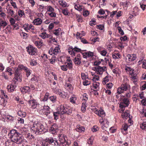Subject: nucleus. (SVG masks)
Wrapping results in <instances>:
<instances>
[{"mask_svg": "<svg viewBox=\"0 0 146 146\" xmlns=\"http://www.w3.org/2000/svg\"><path fill=\"white\" fill-rule=\"evenodd\" d=\"M31 130L36 134H42L46 131L44 125L38 121H35L33 123Z\"/></svg>", "mask_w": 146, "mask_h": 146, "instance_id": "nucleus-1", "label": "nucleus"}, {"mask_svg": "<svg viewBox=\"0 0 146 146\" xmlns=\"http://www.w3.org/2000/svg\"><path fill=\"white\" fill-rule=\"evenodd\" d=\"M24 71L26 72V75L27 77H29L31 73V70L28 68L27 67H25Z\"/></svg>", "mask_w": 146, "mask_h": 146, "instance_id": "nucleus-32", "label": "nucleus"}, {"mask_svg": "<svg viewBox=\"0 0 146 146\" xmlns=\"http://www.w3.org/2000/svg\"><path fill=\"white\" fill-rule=\"evenodd\" d=\"M61 90L58 89V88H53V92L56 94H59V92H60Z\"/></svg>", "mask_w": 146, "mask_h": 146, "instance_id": "nucleus-56", "label": "nucleus"}, {"mask_svg": "<svg viewBox=\"0 0 146 146\" xmlns=\"http://www.w3.org/2000/svg\"><path fill=\"white\" fill-rule=\"evenodd\" d=\"M125 69L126 72H129V75H131L132 73H133L134 72V69L127 66L125 67Z\"/></svg>", "mask_w": 146, "mask_h": 146, "instance_id": "nucleus-31", "label": "nucleus"}, {"mask_svg": "<svg viewBox=\"0 0 146 146\" xmlns=\"http://www.w3.org/2000/svg\"><path fill=\"white\" fill-rule=\"evenodd\" d=\"M60 51V48L59 47V46L58 45L55 47L54 49L52 48H50L49 51V53L50 55L54 54V55H57Z\"/></svg>", "mask_w": 146, "mask_h": 146, "instance_id": "nucleus-13", "label": "nucleus"}, {"mask_svg": "<svg viewBox=\"0 0 146 146\" xmlns=\"http://www.w3.org/2000/svg\"><path fill=\"white\" fill-rule=\"evenodd\" d=\"M11 137L12 142L16 143L17 144H21L23 139L22 136H19L20 134L15 129H12L10 131Z\"/></svg>", "mask_w": 146, "mask_h": 146, "instance_id": "nucleus-2", "label": "nucleus"}, {"mask_svg": "<svg viewBox=\"0 0 146 146\" xmlns=\"http://www.w3.org/2000/svg\"><path fill=\"white\" fill-rule=\"evenodd\" d=\"M56 57L54 56H52L50 59H49V61L51 64H52L55 62L56 61Z\"/></svg>", "mask_w": 146, "mask_h": 146, "instance_id": "nucleus-51", "label": "nucleus"}, {"mask_svg": "<svg viewBox=\"0 0 146 146\" xmlns=\"http://www.w3.org/2000/svg\"><path fill=\"white\" fill-rule=\"evenodd\" d=\"M62 13L65 15H67L69 13L68 10L67 8L63 9L62 11Z\"/></svg>", "mask_w": 146, "mask_h": 146, "instance_id": "nucleus-60", "label": "nucleus"}, {"mask_svg": "<svg viewBox=\"0 0 146 146\" xmlns=\"http://www.w3.org/2000/svg\"><path fill=\"white\" fill-rule=\"evenodd\" d=\"M7 12L8 13L13 17H15V12L13 10L11 9H9L7 10Z\"/></svg>", "mask_w": 146, "mask_h": 146, "instance_id": "nucleus-36", "label": "nucleus"}, {"mask_svg": "<svg viewBox=\"0 0 146 146\" xmlns=\"http://www.w3.org/2000/svg\"><path fill=\"white\" fill-rule=\"evenodd\" d=\"M82 11H83V15L85 17H87L89 14V11L87 10L85 11L84 9Z\"/></svg>", "mask_w": 146, "mask_h": 146, "instance_id": "nucleus-61", "label": "nucleus"}, {"mask_svg": "<svg viewBox=\"0 0 146 146\" xmlns=\"http://www.w3.org/2000/svg\"><path fill=\"white\" fill-rule=\"evenodd\" d=\"M59 95L63 98H65L66 97L67 95V92H66L63 91H62L61 90Z\"/></svg>", "mask_w": 146, "mask_h": 146, "instance_id": "nucleus-35", "label": "nucleus"}, {"mask_svg": "<svg viewBox=\"0 0 146 146\" xmlns=\"http://www.w3.org/2000/svg\"><path fill=\"white\" fill-rule=\"evenodd\" d=\"M76 130L80 132H84L85 130V128L82 126L79 127L76 129Z\"/></svg>", "mask_w": 146, "mask_h": 146, "instance_id": "nucleus-45", "label": "nucleus"}, {"mask_svg": "<svg viewBox=\"0 0 146 146\" xmlns=\"http://www.w3.org/2000/svg\"><path fill=\"white\" fill-rule=\"evenodd\" d=\"M26 66H24L22 64H19L18 65V67H15V68L17 69L18 70H19V71H20V70H22L23 69V70H24L25 69V67H26Z\"/></svg>", "mask_w": 146, "mask_h": 146, "instance_id": "nucleus-44", "label": "nucleus"}, {"mask_svg": "<svg viewBox=\"0 0 146 146\" xmlns=\"http://www.w3.org/2000/svg\"><path fill=\"white\" fill-rule=\"evenodd\" d=\"M53 33L55 35L58 36L60 34L61 35H62V30L61 28H59L57 29H55L53 31Z\"/></svg>", "mask_w": 146, "mask_h": 146, "instance_id": "nucleus-27", "label": "nucleus"}, {"mask_svg": "<svg viewBox=\"0 0 146 146\" xmlns=\"http://www.w3.org/2000/svg\"><path fill=\"white\" fill-rule=\"evenodd\" d=\"M83 84L84 85L87 86L90 84V82L88 80H85L83 82Z\"/></svg>", "mask_w": 146, "mask_h": 146, "instance_id": "nucleus-59", "label": "nucleus"}, {"mask_svg": "<svg viewBox=\"0 0 146 146\" xmlns=\"http://www.w3.org/2000/svg\"><path fill=\"white\" fill-rule=\"evenodd\" d=\"M16 82L15 81L14 83L12 82L11 84L7 86V88L9 92H11L14 91L16 86Z\"/></svg>", "mask_w": 146, "mask_h": 146, "instance_id": "nucleus-17", "label": "nucleus"}, {"mask_svg": "<svg viewBox=\"0 0 146 146\" xmlns=\"http://www.w3.org/2000/svg\"><path fill=\"white\" fill-rule=\"evenodd\" d=\"M81 56L79 54H78L77 56L75 57L73 60V61L76 65H78L81 64Z\"/></svg>", "mask_w": 146, "mask_h": 146, "instance_id": "nucleus-16", "label": "nucleus"}, {"mask_svg": "<svg viewBox=\"0 0 146 146\" xmlns=\"http://www.w3.org/2000/svg\"><path fill=\"white\" fill-rule=\"evenodd\" d=\"M50 100L52 102H55L56 101V97L54 96H52L49 97Z\"/></svg>", "mask_w": 146, "mask_h": 146, "instance_id": "nucleus-50", "label": "nucleus"}, {"mask_svg": "<svg viewBox=\"0 0 146 146\" xmlns=\"http://www.w3.org/2000/svg\"><path fill=\"white\" fill-rule=\"evenodd\" d=\"M33 23L34 25H39L42 23V21L40 18H37L33 20Z\"/></svg>", "mask_w": 146, "mask_h": 146, "instance_id": "nucleus-25", "label": "nucleus"}, {"mask_svg": "<svg viewBox=\"0 0 146 146\" xmlns=\"http://www.w3.org/2000/svg\"><path fill=\"white\" fill-rule=\"evenodd\" d=\"M64 65L68 69L72 70L73 68V64L72 60L70 59H67Z\"/></svg>", "mask_w": 146, "mask_h": 146, "instance_id": "nucleus-15", "label": "nucleus"}, {"mask_svg": "<svg viewBox=\"0 0 146 146\" xmlns=\"http://www.w3.org/2000/svg\"><path fill=\"white\" fill-rule=\"evenodd\" d=\"M102 128L103 129H105V131L108 130L109 128V125H108L103 124L101 125Z\"/></svg>", "mask_w": 146, "mask_h": 146, "instance_id": "nucleus-57", "label": "nucleus"}, {"mask_svg": "<svg viewBox=\"0 0 146 146\" xmlns=\"http://www.w3.org/2000/svg\"><path fill=\"white\" fill-rule=\"evenodd\" d=\"M59 3L60 5L64 7H66L67 6L66 3L65 1L62 0H59Z\"/></svg>", "mask_w": 146, "mask_h": 146, "instance_id": "nucleus-41", "label": "nucleus"}, {"mask_svg": "<svg viewBox=\"0 0 146 146\" xmlns=\"http://www.w3.org/2000/svg\"><path fill=\"white\" fill-rule=\"evenodd\" d=\"M18 114L19 115L22 117H25L26 114L25 112L22 111H18Z\"/></svg>", "mask_w": 146, "mask_h": 146, "instance_id": "nucleus-38", "label": "nucleus"}, {"mask_svg": "<svg viewBox=\"0 0 146 146\" xmlns=\"http://www.w3.org/2000/svg\"><path fill=\"white\" fill-rule=\"evenodd\" d=\"M123 103L120 104V107L121 108L127 107L129 105V102L127 98H124L122 102Z\"/></svg>", "mask_w": 146, "mask_h": 146, "instance_id": "nucleus-19", "label": "nucleus"}, {"mask_svg": "<svg viewBox=\"0 0 146 146\" xmlns=\"http://www.w3.org/2000/svg\"><path fill=\"white\" fill-rule=\"evenodd\" d=\"M88 58L92 57L94 56V53L90 51H88L86 52Z\"/></svg>", "mask_w": 146, "mask_h": 146, "instance_id": "nucleus-54", "label": "nucleus"}, {"mask_svg": "<svg viewBox=\"0 0 146 146\" xmlns=\"http://www.w3.org/2000/svg\"><path fill=\"white\" fill-rule=\"evenodd\" d=\"M14 74L15 75V77L14 79L16 80L19 82H21L22 80H21V72L20 71L14 68Z\"/></svg>", "mask_w": 146, "mask_h": 146, "instance_id": "nucleus-11", "label": "nucleus"}, {"mask_svg": "<svg viewBox=\"0 0 146 146\" xmlns=\"http://www.w3.org/2000/svg\"><path fill=\"white\" fill-rule=\"evenodd\" d=\"M106 73L108 74V75L103 79L102 84L104 85L105 84L109 82V78L111 77V76L108 74L107 72H106Z\"/></svg>", "mask_w": 146, "mask_h": 146, "instance_id": "nucleus-26", "label": "nucleus"}, {"mask_svg": "<svg viewBox=\"0 0 146 146\" xmlns=\"http://www.w3.org/2000/svg\"><path fill=\"white\" fill-rule=\"evenodd\" d=\"M41 145L42 146H50L46 139L43 140Z\"/></svg>", "mask_w": 146, "mask_h": 146, "instance_id": "nucleus-46", "label": "nucleus"}, {"mask_svg": "<svg viewBox=\"0 0 146 146\" xmlns=\"http://www.w3.org/2000/svg\"><path fill=\"white\" fill-rule=\"evenodd\" d=\"M140 127L143 130L146 129V121H143L140 124Z\"/></svg>", "mask_w": 146, "mask_h": 146, "instance_id": "nucleus-40", "label": "nucleus"}, {"mask_svg": "<svg viewBox=\"0 0 146 146\" xmlns=\"http://www.w3.org/2000/svg\"><path fill=\"white\" fill-rule=\"evenodd\" d=\"M94 111L96 114L102 117H104L106 115L105 113L102 109L98 110L95 108Z\"/></svg>", "mask_w": 146, "mask_h": 146, "instance_id": "nucleus-14", "label": "nucleus"}, {"mask_svg": "<svg viewBox=\"0 0 146 146\" xmlns=\"http://www.w3.org/2000/svg\"><path fill=\"white\" fill-rule=\"evenodd\" d=\"M125 79L126 80V82L124 84H122L117 89V93L119 94H121V93H123L125 91L127 90L129 87V86L127 83L128 80L126 78Z\"/></svg>", "mask_w": 146, "mask_h": 146, "instance_id": "nucleus-3", "label": "nucleus"}, {"mask_svg": "<svg viewBox=\"0 0 146 146\" xmlns=\"http://www.w3.org/2000/svg\"><path fill=\"white\" fill-rule=\"evenodd\" d=\"M57 111L60 113V115L65 114L67 115H70L72 112V110L68 109L65 107L63 105H61L57 108Z\"/></svg>", "mask_w": 146, "mask_h": 146, "instance_id": "nucleus-4", "label": "nucleus"}, {"mask_svg": "<svg viewBox=\"0 0 146 146\" xmlns=\"http://www.w3.org/2000/svg\"><path fill=\"white\" fill-rule=\"evenodd\" d=\"M75 9L79 11H82L84 10V7L82 5H75Z\"/></svg>", "mask_w": 146, "mask_h": 146, "instance_id": "nucleus-29", "label": "nucleus"}, {"mask_svg": "<svg viewBox=\"0 0 146 146\" xmlns=\"http://www.w3.org/2000/svg\"><path fill=\"white\" fill-rule=\"evenodd\" d=\"M7 72H9V75L11 76L14 73V71H13L12 69L9 67H8L6 69Z\"/></svg>", "mask_w": 146, "mask_h": 146, "instance_id": "nucleus-43", "label": "nucleus"}, {"mask_svg": "<svg viewBox=\"0 0 146 146\" xmlns=\"http://www.w3.org/2000/svg\"><path fill=\"white\" fill-rule=\"evenodd\" d=\"M128 60L131 62L135 60L136 58V56L135 54H128L127 56Z\"/></svg>", "mask_w": 146, "mask_h": 146, "instance_id": "nucleus-22", "label": "nucleus"}, {"mask_svg": "<svg viewBox=\"0 0 146 146\" xmlns=\"http://www.w3.org/2000/svg\"><path fill=\"white\" fill-rule=\"evenodd\" d=\"M93 138L92 137H90L87 140V143L88 144L89 146H90L93 143Z\"/></svg>", "mask_w": 146, "mask_h": 146, "instance_id": "nucleus-39", "label": "nucleus"}, {"mask_svg": "<svg viewBox=\"0 0 146 146\" xmlns=\"http://www.w3.org/2000/svg\"><path fill=\"white\" fill-rule=\"evenodd\" d=\"M40 36L43 39L48 38H50V39H51L52 37V36L46 34L45 32L41 33Z\"/></svg>", "mask_w": 146, "mask_h": 146, "instance_id": "nucleus-28", "label": "nucleus"}, {"mask_svg": "<svg viewBox=\"0 0 146 146\" xmlns=\"http://www.w3.org/2000/svg\"><path fill=\"white\" fill-rule=\"evenodd\" d=\"M120 4L122 5L124 7H127L130 4V2L128 1H126L125 2H121Z\"/></svg>", "mask_w": 146, "mask_h": 146, "instance_id": "nucleus-49", "label": "nucleus"}, {"mask_svg": "<svg viewBox=\"0 0 146 146\" xmlns=\"http://www.w3.org/2000/svg\"><path fill=\"white\" fill-rule=\"evenodd\" d=\"M100 83L98 82H94L93 84V87L94 90L97 92L99 90Z\"/></svg>", "mask_w": 146, "mask_h": 146, "instance_id": "nucleus-23", "label": "nucleus"}, {"mask_svg": "<svg viewBox=\"0 0 146 146\" xmlns=\"http://www.w3.org/2000/svg\"><path fill=\"white\" fill-rule=\"evenodd\" d=\"M7 60L9 63H10L12 66L15 64V63L14 62L13 59L11 55H9L8 57Z\"/></svg>", "mask_w": 146, "mask_h": 146, "instance_id": "nucleus-30", "label": "nucleus"}, {"mask_svg": "<svg viewBox=\"0 0 146 146\" xmlns=\"http://www.w3.org/2000/svg\"><path fill=\"white\" fill-rule=\"evenodd\" d=\"M93 70L95 71L97 74L102 75L104 72L106 70L107 68L105 66L101 67L100 66H97L93 68Z\"/></svg>", "mask_w": 146, "mask_h": 146, "instance_id": "nucleus-7", "label": "nucleus"}, {"mask_svg": "<svg viewBox=\"0 0 146 146\" xmlns=\"http://www.w3.org/2000/svg\"><path fill=\"white\" fill-rule=\"evenodd\" d=\"M38 109V111L40 114H44L47 116L52 112V110L47 106H44L43 108L41 107Z\"/></svg>", "mask_w": 146, "mask_h": 146, "instance_id": "nucleus-5", "label": "nucleus"}, {"mask_svg": "<svg viewBox=\"0 0 146 146\" xmlns=\"http://www.w3.org/2000/svg\"><path fill=\"white\" fill-rule=\"evenodd\" d=\"M28 104H29L30 107L34 109L36 108L39 104L36 102L35 100H30L28 102Z\"/></svg>", "mask_w": 146, "mask_h": 146, "instance_id": "nucleus-12", "label": "nucleus"}, {"mask_svg": "<svg viewBox=\"0 0 146 146\" xmlns=\"http://www.w3.org/2000/svg\"><path fill=\"white\" fill-rule=\"evenodd\" d=\"M130 77L131 78V80L134 84H136V83L137 81V74H135L134 72L132 73L130 75Z\"/></svg>", "mask_w": 146, "mask_h": 146, "instance_id": "nucleus-21", "label": "nucleus"}, {"mask_svg": "<svg viewBox=\"0 0 146 146\" xmlns=\"http://www.w3.org/2000/svg\"><path fill=\"white\" fill-rule=\"evenodd\" d=\"M68 52L72 56H75L76 55V52H80L81 51V49L76 47L73 48L72 46L69 48L68 49Z\"/></svg>", "mask_w": 146, "mask_h": 146, "instance_id": "nucleus-8", "label": "nucleus"}, {"mask_svg": "<svg viewBox=\"0 0 146 146\" xmlns=\"http://www.w3.org/2000/svg\"><path fill=\"white\" fill-rule=\"evenodd\" d=\"M129 115V114L128 113V111L126 112V111L125 112L122 113V116L123 118H127L128 117Z\"/></svg>", "mask_w": 146, "mask_h": 146, "instance_id": "nucleus-53", "label": "nucleus"}, {"mask_svg": "<svg viewBox=\"0 0 146 146\" xmlns=\"http://www.w3.org/2000/svg\"><path fill=\"white\" fill-rule=\"evenodd\" d=\"M48 93H46L44 97L42 99V101L43 102H45L48 99Z\"/></svg>", "mask_w": 146, "mask_h": 146, "instance_id": "nucleus-62", "label": "nucleus"}, {"mask_svg": "<svg viewBox=\"0 0 146 146\" xmlns=\"http://www.w3.org/2000/svg\"><path fill=\"white\" fill-rule=\"evenodd\" d=\"M58 140L60 142L59 143V146H68V142L66 141V136L63 134H59Z\"/></svg>", "mask_w": 146, "mask_h": 146, "instance_id": "nucleus-6", "label": "nucleus"}, {"mask_svg": "<svg viewBox=\"0 0 146 146\" xmlns=\"http://www.w3.org/2000/svg\"><path fill=\"white\" fill-rule=\"evenodd\" d=\"M26 48L27 51L30 55H35L37 52L36 48L31 45H29Z\"/></svg>", "mask_w": 146, "mask_h": 146, "instance_id": "nucleus-10", "label": "nucleus"}, {"mask_svg": "<svg viewBox=\"0 0 146 146\" xmlns=\"http://www.w3.org/2000/svg\"><path fill=\"white\" fill-rule=\"evenodd\" d=\"M84 35L85 33H84L83 32H82L80 33L78 32L76 34V38L78 39L79 38L80 39V38H82V37L84 36Z\"/></svg>", "mask_w": 146, "mask_h": 146, "instance_id": "nucleus-42", "label": "nucleus"}, {"mask_svg": "<svg viewBox=\"0 0 146 146\" xmlns=\"http://www.w3.org/2000/svg\"><path fill=\"white\" fill-rule=\"evenodd\" d=\"M76 99L77 98L76 96L75 95H73L71 96L70 99V101L73 104H75V101Z\"/></svg>", "mask_w": 146, "mask_h": 146, "instance_id": "nucleus-33", "label": "nucleus"}, {"mask_svg": "<svg viewBox=\"0 0 146 146\" xmlns=\"http://www.w3.org/2000/svg\"><path fill=\"white\" fill-rule=\"evenodd\" d=\"M20 91L23 94L29 92L30 91V88L29 86H25L21 87L20 89Z\"/></svg>", "mask_w": 146, "mask_h": 146, "instance_id": "nucleus-18", "label": "nucleus"}, {"mask_svg": "<svg viewBox=\"0 0 146 146\" xmlns=\"http://www.w3.org/2000/svg\"><path fill=\"white\" fill-rule=\"evenodd\" d=\"M86 102L84 101L82 104L81 107V110L83 112H84L85 111L86 108Z\"/></svg>", "mask_w": 146, "mask_h": 146, "instance_id": "nucleus-34", "label": "nucleus"}, {"mask_svg": "<svg viewBox=\"0 0 146 146\" xmlns=\"http://www.w3.org/2000/svg\"><path fill=\"white\" fill-rule=\"evenodd\" d=\"M76 20L78 22L82 23L83 21V19L81 16H80L76 15Z\"/></svg>", "mask_w": 146, "mask_h": 146, "instance_id": "nucleus-52", "label": "nucleus"}, {"mask_svg": "<svg viewBox=\"0 0 146 146\" xmlns=\"http://www.w3.org/2000/svg\"><path fill=\"white\" fill-rule=\"evenodd\" d=\"M42 43L41 41H36L35 42V44L37 46L39 47L42 45Z\"/></svg>", "mask_w": 146, "mask_h": 146, "instance_id": "nucleus-64", "label": "nucleus"}, {"mask_svg": "<svg viewBox=\"0 0 146 146\" xmlns=\"http://www.w3.org/2000/svg\"><path fill=\"white\" fill-rule=\"evenodd\" d=\"M128 128V126L127 124L125 123H124L123 124L122 127L121 129V132L124 135L126 134L127 133L126 132L124 133V132H126L127 131Z\"/></svg>", "mask_w": 146, "mask_h": 146, "instance_id": "nucleus-24", "label": "nucleus"}, {"mask_svg": "<svg viewBox=\"0 0 146 146\" xmlns=\"http://www.w3.org/2000/svg\"><path fill=\"white\" fill-rule=\"evenodd\" d=\"M7 24V22L4 21H1L0 22V26L3 29Z\"/></svg>", "mask_w": 146, "mask_h": 146, "instance_id": "nucleus-37", "label": "nucleus"}, {"mask_svg": "<svg viewBox=\"0 0 146 146\" xmlns=\"http://www.w3.org/2000/svg\"><path fill=\"white\" fill-rule=\"evenodd\" d=\"M48 14L52 17H55L56 15V14L54 12V11L51 12V13H48Z\"/></svg>", "mask_w": 146, "mask_h": 146, "instance_id": "nucleus-63", "label": "nucleus"}, {"mask_svg": "<svg viewBox=\"0 0 146 146\" xmlns=\"http://www.w3.org/2000/svg\"><path fill=\"white\" fill-rule=\"evenodd\" d=\"M58 129V127L56 124H54L52 125L50 129V133L52 134H55L56 133V131Z\"/></svg>", "mask_w": 146, "mask_h": 146, "instance_id": "nucleus-20", "label": "nucleus"}, {"mask_svg": "<svg viewBox=\"0 0 146 146\" xmlns=\"http://www.w3.org/2000/svg\"><path fill=\"white\" fill-rule=\"evenodd\" d=\"M53 115L54 117V118L56 120L58 118V115H60V113L58 111L56 112H54L53 113Z\"/></svg>", "mask_w": 146, "mask_h": 146, "instance_id": "nucleus-48", "label": "nucleus"}, {"mask_svg": "<svg viewBox=\"0 0 146 146\" xmlns=\"http://www.w3.org/2000/svg\"><path fill=\"white\" fill-rule=\"evenodd\" d=\"M47 10V11H49L50 12H52L53 11H54V9L52 8V6H48L46 8Z\"/></svg>", "mask_w": 146, "mask_h": 146, "instance_id": "nucleus-55", "label": "nucleus"}, {"mask_svg": "<svg viewBox=\"0 0 146 146\" xmlns=\"http://www.w3.org/2000/svg\"><path fill=\"white\" fill-rule=\"evenodd\" d=\"M1 94L0 96L1 98H7V96L5 93V91L3 90H1Z\"/></svg>", "mask_w": 146, "mask_h": 146, "instance_id": "nucleus-47", "label": "nucleus"}, {"mask_svg": "<svg viewBox=\"0 0 146 146\" xmlns=\"http://www.w3.org/2000/svg\"><path fill=\"white\" fill-rule=\"evenodd\" d=\"M45 139L47 141V143L49 144V145L50 144H52L53 146H58V145H59V142H58V141L54 140L52 137L46 138Z\"/></svg>", "mask_w": 146, "mask_h": 146, "instance_id": "nucleus-9", "label": "nucleus"}, {"mask_svg": "<svg viewBox=\"0 0 146 146\" xmlns=\"http://www.w3.org/2000/svg\"><path fill=\"white\" fill-rule=\"evenodd\" d=\"M18 14L19 16L22 17L23 16H25L24 12L22 10H19L18 12Z\"/></svg>", "mask_w": 146, "mask_h": 146, "instance_id": "nucleus-58", "label": "nucleus"}]
</instances>
